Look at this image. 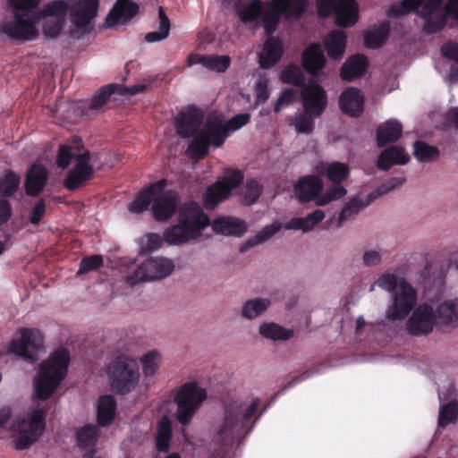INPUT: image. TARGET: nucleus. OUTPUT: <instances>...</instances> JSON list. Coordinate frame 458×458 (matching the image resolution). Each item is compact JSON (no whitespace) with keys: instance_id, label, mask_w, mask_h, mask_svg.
<instances>
[{"instance_id":"1","label":"nucleus","mask_w":458,"mask_h":458,"mask_svg":"<svg viewBox=\"0 0 458 458\" xmlns=\"http://www.w3.org/2000/svg\"><path fill=\"white\" fill-rule=\"evenodd\" d=\"M178 224L166 228L164 240L172 245H180L196 239L210 223L198 202L188 201L178 209Z\"/></svg>"},{"instance_id":"2","label":"nucleus","mask_w":458,"mask_h":458,"mask_svg":"<svg viewBox=\"0 0 458 458\" xmlns=\"http://www.w3.org/2000/svg\"><path fill=\"white\" fill-rule=\"evenodd\" d=\"M375 284L392 293L391 302L386 310L387 320L392 322L403 320L414 309L417 293L404 279H399L394 274L386 273Z\"/></svg>"},{"instance_id":"3","label":"nucleus","mask_w":458,"mask_h":458,"mask_svg":"<svg viewBox=\"0 0 458 458\" xmlns=\"http://www.w3.org/2000/svg\"><path fill=\"white\" fill-rule=\"evenodd\" d=\"M259 398H254L250 404L244 405L242 402L235 400L225 404L224 423L217 432L220 444L227 445L235 438L248 434L253 425L249 426L250 419L260 406Z\"/></svg>"},{"instance_id":"4","label":"nucleus","mask_w":458,"mask_h":458,"mask_svg":"<svg viewBox=\"0 0 458 458\" xmlns=\"http://www.w3.org/2000/svg\"><path fill=\"white\" fill-rule=\"evenodd\" d=\"M70 360L69 351L59 349L40 364L39 376L35 383L36 398L44 401L53 394L66 377Z\"/></svg>"},{"instance_id":"5","label":"nucleus","mask_w":458,"mask_h":458,"mask_svg":"<svg viewBox=\"0 0 458 458\" xmlns=\"http://www.w3.org/2000/svg\"><path fill=\"white\" fill-rule=\"evenodd\" d=\"M106 376L112 391L120 395H126L139 385L140 367L128 356L119 355L107 365Z\"/></svg>"},{"instance_id":"6","label":"nucleus","mask_w":458,"mask_h":458,"mask_svg":"<svg viewBox=\"0 0 458 458\" xmlns=\"http://www.w3.org/2000/svg\"><path fill=\"white\" fill-rule=\"evenodd\" d=\"M206 397V391L195 382L181 386L174 396L178 422L182 426L189 425Z\"/></svg>"},{"instance_id":"7","label":"nucleus","mask_w":458,"mask_h":458,"mask_svg":"<svg viewBox=\"0 0 458 458\" xmlns=\"http://www.w3.org/2000/svg\"><path fill=\"white\" fill-rule=\"evenodd\" d=\"M46 413L45 409H36L27 420H22L15 426L17 432L13 440L15 449H28L38 439L46 428Z\"/></svg>"},{"instance_id":"8","label":"nucleus","mask_w":458,"mask_h":458,"mask_svg":"<svg viewBox=\"0 0 458 458\" xmlns=\"http://www.w3.org/2000/svg\"><path fill=\"white\" fill-rule=\"evenodd\" d=\"M99 0H82L71 10V21L73 29L70 30V36L74 39H80L91 33L92 20L97 16Z\"/></svg>"},{"instance_id":"9","label":"nucleus","mask_w":458,"mask_h":458,"mask_svg":"<svg viewBox=\"0 0 458 458\" xmlns=\"http://www.w3.org/2000/svg\"><path fill=\"white\" fill-rule=\"evenodd\" d=\"M21 338L13 339L9 343L8 352L23 358L26 360L35 361L38 352L43 346V335L36 328H21Z\"/></svg>"},{"instance_id":"10","label":"nucleus","mask_w":458,"mask_h":458,"mask_svg":"<svg viewBox=\"0 0 458 458\" xmlns=\"http://www.w3.org/2000/svg\"><path fill=\"white\" fill-rule=\"evenodd\" d=\"M172 260L165 258H150L143 261L134 272L127 276V282L137 284L140 282L161 279L174 271Z\"/></svg>"},{"instance_id":"11","label":"nucleus","mask_w":458,"mask_h":458,"mask_svg":"<svg viewBox=\"0 0 458 458\" xmlns=\"http://www.w3.org/2000/svg\"><path fill=\"white\" fill-rule=\"evenodd\" d=\"M438 325L437 309L427 303L420 304L415 308L407 320L406 331L411 336L429 335Z\"/></svg>"},{"instance_id":"12","label":"nucleus","mask_w":458,"mask_h":458,"mask_svg":"<svg viewBox=\"0 0 458 458\" xmlns=\"http://www.w3.org/2000/svg\"><path fill=\"white\" fill-rule=\"evenodd\" d=\"M13 21H4L0 24L1 31L9 38L17 41H30L38 36L36 23L38 18L27 17L13 13Z\"/></svg>"},{"instance_id":"13","label":"nucleus","mask_w":458,"mask_h":458,"mask_svg":"<svg viewBox=\"0 0 458 458\" xmlns=\"http://www.w3.org/2000/svg\"><path fill=\"white\" fill-rule=\"evenodd\" d=\"M91 153L85 149L75 157V165L67 174L64 186L69 191H76L82 187L94 175V167L89 164Z\"/></svg>"},{"instance_id":"14","label":"nucleus","mask_w":458,"mask_h":458,"mask_svg":"<svg viewBox=\"0 0 458 458\" xmlns=\"http://www.w3.org/2000/svg\"><path fill=\"white\" fill-rule=\"evenodd\" d=\"M301 101L303 111L319 118L327 108V94L319 84L309 83L301 91Z\"/></svg>"},{"instance_id":"15","label":"nucleus","mask_w":458,"mask_h":458,"mask_svg":"<svg viewBox=\"0 0 458 458\" xmlns=\"http://www.w3.org/2000/svg\"><path fill=\"white\" fill-rule=\"evenodd\" d=\"M203 119L204 114L201 109L189 106L185 110L179 112L175 117L176 133L182 139L195 135L199 131Z\"/></svg>"},{"instance_id":"16","label":"nucleus","mask_w":458,"mask_h":458,"mask_svg":"<svg viewBox=\"0 0 458 458\" xmlns=\"http://www.w3.org/2000/svg\"><path fill=\"white\" fill-rule=\"evenodd\" d=\"M442 4V0H403L400 5L390 7L388 16L395 18L410 12H417L423 19H426L435 15V12L440 8Z\"/></svg>"},{"instance_id":"17","label":"nucleus","mask_w":458,"mask_h":458,"mask_svg":"<svg viewBox=\"0 0 458 458\" xmlns=\"http://www.w3.org/2000/svg\"><path fill=\"white\" fill-rule=\"evenodd\" d=\"M180 202L179 194L174 190L161 191L153 199L152 212L157 221H166L176 212Z\"/></svg>"},{"instance_id":"18","label":"nucleus","mask_w":458,"mask_h":458,"mask_svg":"<svg viewBox=\"0 0 458 458\" xmlns=\"http://www.w3.org/2000/svg\"><path fill=\"white\" fill-rule=\"evenodd\" d=\"M139 10V4L131 0H117L105 20V26L125 24L138 14Z\"/></svg>"},{"instance_id":"19","label":"nucleus","mask_w":458,"mask_h":458,"mask_svg":"<svg viewBox=\"0 0 458 458\" xmlns=\"http://www.w3.org/2000/svg\"><path fill=\"white\" fill-rule=\"evenodd\" d=\"M322 190L323 181L314 174L300 177L294 185V193L301 203L318 199Z\"/></svg>"},{"instance_id":"20","label":"nucleus","mask_w":458,"mask_h":458,"mask_svg":"<svg viewBox=\"0 0 458 458\" xmlns=\"http://www.w3.org/2000/svg\"><path fill=\"white\" fill-rule=\"evenodd\" d=\"M167 185L166 179L158 180L156 182L150 183L145 189L139 192L133 201L129 205V210L134 214H140L147 210L150 204Z\"/></svg>"},{"instance_id":"21","label":"nucleus","mask_w":458,"mask_h":458,"mask_svg":"<svg viewBox=\"0 0 458 458\" xmlns=\"http://www.w3.org/2000/svg\"><path fill=\"white\" fill-rule=\"evenodd\" d=\"M363 106L364 98L357 88L349 87L340 95V109L351 117H360L363 112Z\"/></svg>"},{"instance_id":"22","label":"nucleus","mask_w":458,"mask_h":458,"mask_svg":"<svg viewBox=\"0 0 458 458\" xmlns=\"http://www.w3.org/2000/svg\"><path fill=\"white\" fill-rule=\"evenodd\" d=\"M48 180L47 168L40 164L30 166L25 179V192L28 196L37 197L44 190Z\"/></svg>"},{"instance_id":"23","label":"nucleus","mask_w":458,"mask_h":458,"mask_svg":"<svg viewBox=\"0 0 458 458\" xmlns=\"http://www.w3.org/2000/svg\"><path fill=\"white\" fill-rule=\"evenodd\" d=\"M303 69L312 76H317L326 65V57L320 44H310L301 55Z\"/></svg>"},{"instance_id":"24","label":"nucleus","mask_w":458,"mask_h":458,"mask_svg":"<svg viewBox=\"0 0 458 458\" xmlns=\"http://www.w3.org/2000/svg\"><path fill=\"white\" fill-rule=\"evenodd\" d=\"M212 229L216 233L241 237L248 231L245 221L233 216H220L214 219Z\"/></svg>"},{"instance_id":"25","label":"nucleus","mask_w":458,"mask_h":458,"mask_svg":"<svg viewBox=\"0 0 458 458\" xmlns=\"http://www.w3.org/2000/svg\"><path fill=\"white\" fill-rule=\"evenodd\" d=\"M284 47L282 41L271 37L264 44L262 53L259 55V66L263 69H270L282 58Z\"/></svg>"},{"instance_id":"26","label":"nucleus","mask_w":458,"mask_h":458,"mask_svg":"<svg viewBox=\"0 0 458 458\" xmlns=\"http://www.w3.org/2000/svg\"><path fill=\"white\" fill-rule=\"evenodd\" d=\"M369 65L367 56L361 54L353 55L346 59L340 70V76L343 81H352L361 77Z\"/></svg>"},{"instance_id":"27","label":"nucleus","mask_w":458,"mask_h":458,"mask_svg":"<svg viewBox=\"0 0 458 458\" xmlns=\"http://www.w3.org/2000/svg\"><path fill=\"white\" fill-rule=\"evenodd\" d=\"M199 64L207 69L216 72H225L231 64V58L229 55H191L188 57V64Z\"/></svg>"},{"instance_id":"28","label":"nucleus","mask_w":458,"mask_h":458,"mask_svg":"<svg viewBox=\"0 0 458 458\" xmlns=\"http://www.w3.org/2000/svg\"><path fill=\"white\" fill-rule=\"evenodd\" d=\"M201 130L209 139L210 145L215 148L222 147L229 136L222 119L218 116H208Z\"/></svg>"},{"instance_id":"29","label":"nucleus","mask_w":458,"mask_h":458,"mask_svg":"<svg viewBox=\"0 0 458 458\" xmlns=\"http://www.w3.org/2000/svg\"><path fill=\"white\" fill-rule=\"evenodd\" d=\"M410 156L402 147L392 146L384 149L378 156L377 165L382 171H388L394 165H405Z\"/></svg>"},{"instance_id":"30","label":"nucleus","mask_w":458,"mask_h":458,"mask_svg":"<svg viewBox=\"0 0 458 458\" xmlns=\"http://www.w3.org/2000/svg\"><path fill=\"white\" fill-rule=\"evenodd\" d=\"M315 170L318 174L326 175L333 184H341L350 175L349 165L338 161L319 163Z\"/></svg>"},{"instance_id":"31","label":"nucleus","mask_w":458,"mask_h":458,"mask_svg":"<svg viewBox=\"0 0 458 458\" xmlns=\"http://www.w3.org/2000/svg\"><path fill=\"white\" fill-rule=\"evenodd\" d=\"M335 13V24L347 28L354 25L358 21V4L355 0H340Z\"/></svg>"},{"instance_id":"32","label":"nucleus","mask_w":458,"mask_h":458,"mask_svg":"<svg viewBox=\"0 0 458 458\" xmlns=\"http://www.w3.org/2000/svg\"><path fill=\"white\" fill-rule=\"evenodd\" d=\"M403 126L394 120L390 119L380 124L377 129V144L379 148L396 142L402 136Z\"/></svg>"},{"instance_id":"33","label":"nucleus","mask_w":458,"mask_h":458,"mask_svg":"<svg viewBox=\"0 0 458 458\" xmlns=\"http://www.w3.org/2000/svg\"><path fill=\"white\" fill-rule=\"evenodd\" d=\"M117 403L111 394L101 395L98 400L97 420L101 427L112 424L115 417Z\"/></svg>"},{"instance_id":"34","label":"nucleus","mask_w":458,"mask_h":458,"mask_svg":"<svg viewBox=\"0 0 458 458\" xmlns=\"http://www.w3.org/2000/svg\"><path fill=\"white\" fill-rule=\"evenodd\" d=\"M346 43L347 36L344 30L331 31L324 42L328 57L334 60L342 58L346 48Z\"/></svg>"},{"instance_id":"35","label":"nucleus","mask_w":458,"mask_h":458,"mask_svg":"<svg viewBox=\"0 0 458 458\" xmlns=\"http://www.w3.org/2000/svg\"><path fill=\"white\" fill-rule=\"evenodd\" d=\"M99 437V429L96 425L87 424L76 430V445L82 450H93Z\"/></svg>"},{"instance_id":"36","label":"nucleus","mask_w":458,"mask_h":458,"mask_svg":"<svg viewBox=\"0 0 458 458\" xmlns=\"http://www.w3.org/2000/svg\"><path fill=\"white\" fill-rule=\"evenodd\" d=\"M172 437V422L167 416H163L157 425L155 442L157 451L166 453L170 448Z\"/></svg>"},{"instance_id":"37","label":"nucleus","mask_w":458,"mask_h":458,"mask_svg":"<svg viewBox=\"0 0 458 458\" xmlns=\"http://www.w3.org/2000/svg\"><path fill=\"white\" fill-rule=\"evenodd\" d=\"M438 326L458 327V299L445 301L438 305Z\"/></svg>"},{"instance_id":"38","label":"nucleus","mask_w":458,"mask_h":458,"mask_svg":"<svg viewBox=\"0 0 458 458\" xmlns=\"http://www.w3.org/2000/svg\"><path fill=\"white\" fill-rule=\"evenodd\" d=\"M281 228L282 225L278 221L264 226L256 235L242 243L239 247V251L241 253H244L250 249L267 242L277 232H279Z\"/></svg>"},{"instance_id":"39","label":"nucleus","mask_w":458,"mask_h":458,"mask_svg":"<svg viewBox=\"0 0 458 458\" xmlns=\"http://www.w3.org/2000/svg\"><path fill=\"white\" fill-rule=\"evenodd\" d=\"M210 146L209 139L200 129L193 135V139L186 149V154L192 159L201 160L208 155Z\"/></svg>"},{"instance_id":"40","label":"nucleus","mask_w":458,"mask_h":458,"mask_svg":"<svg viewBox=\"0 0 458 458\" xmlns=\"http://www.w3.org/2000/svg\"><path fill=\"white\" fill-rule=\"evenodd\" d=\"M389 33V25L387 23L381 24L379 27L368 30L365 33L364 45L368 48H378L387 40Z\"/></svg>"},{"instance_id":"41","label":"nucleus","mask_w":458,"mask_h":458,"mask_svg":"<svg viewBox=\"0 0 458 458\" xmlns=\"http://www.w3.org/2000/svg\"><path fill=\"white\" fill-rule=\"evenodd\" d=\"M413 156L421 163L433 162L439 158L440 151L425 141L416 140L413 143Z\"/></svg>"},{"instance_id":"42","label":"nucleus","mask_w":458,"mask_h":458,"mask_svg":"<svg viewBox=\"0 0 458 458\" xmlns=\"http://www.w3.org/2000/svg\"><path fill=\"white\" fill-rule=\"evenodd\" d=\"M229 194L227 191H225L221 182H216L208 187L203 196V205L207 209H213L226 199Z\"/></svg>"},{"instance_id":"43","label":"nucleus","mask_w":458,"mask_h":458,"mask_svg":"<svg viewBox=\"0 0 458 458\" xmlns=\"http://www.w3.org/2000/svg\"><path fill=\"white\" fill-rule=\"evenodd\" d=\"M309 0H275L280 13L293 19H300L306 11Z\"/></svg>"},{"instance_id":"44","label":"nucleus","mask_w":458,"mask_h":458,"mask_svg":"<svg viewBox=\"0 0 458 458\" xmlns=\"http://www.w3.org/2000/svg\"><path fill=\"white\" fill-rule=\"evenodd\" d=\"M370 199L369 198L368 202H363L359 198H353L342 208L339 216L338 221L336 223V227H341L344 223L346 221L353 218L357 214H359L360 211H361L363 208H365L370 202Z\"/></svg>"},{"instance_id":"45","label":"nucleus","mask_w":458,"mask_h":458,"mask_svg":"<svg viewBox=\"0 0 458 458\" xmlns=\"http://www.w3.org/2000/svg\"><path fill=\"white\" fill-rule=\"evenodd\" d=\"M259 334L267 339L285 341L293 335V331L276 323H264L259 327Z\"/></svg>"},{"instance_id":"46","label":"nucleus","mask_w":458,"mask_h":458,"mask_svg":"<svg viewBox=\"0 0 458 458\" xmlns=\"http://www.w3.org/2000/svg\"><path fill=\"white\" fill-rule=\"evenodd\" d=\"M119 84L111 83L101 87L91 98L89 107L90 110H99L105 104L107 103L110 97L117 94Z\"/></svg>"},{"instance_id":"47","label":"nucleus","mask_w":458,"mask_h":458,"mask_svg":"<svg viewBox=\"0 0 458 458\" xmlns=\"http://www.w3.org/2000/svg\"><path fill=\"white\" fill-rule=\"evenodd\" d=\"M270 301L267 299L255 298L247 301L242 309V316L248 319H252L262 314L269 306Z\"/></svg>"},{"instance_id":"48","label":"nucleus","mask_w":458,"mask_h":458,"mask_svg":"<svg viewBox=\"0 0 458 458\" xmlns=\"http://www.w3.org/2000/svg\"><path fill=\"white\" fill-rule=\"evenodd\" d=\"M318 117L313 116V114L303 111L301 114L295 115L293 125L295 128V131L299 134L310 135L313 132L315 128V119Z\"/></svg>"},{"instance_id":"49","label":"nucleus","mask_w":458,"mask_h":458,"mask_svg":"<svg viewBox=\"0 0 458 458\" xmlns=\"http://www.w3.org/2000/svg\"><path fill=\"white\" fill-rule=\"evenodd\" d=\"M458 418V402L454 399L440 406L438 426L445 427L454 423Z\"/></svg>"},{"instance_id":"50","label":"nucleus","mask_w":458,"mask_h":458,"mask_svg":"<svg viewBox=\"0 0 458 458\" xmlns=\"http://www.w3.org/2000/svg\"><path fill=\"white\" fill-rule=\"evenodd\" d=\"M140 360L144 376L146 377H153L159 369L161 355L157 350H152L141 356Z\"/></svg>"},{"instance_id":"51","label":"nucleus","mask_w":458,"mask_h":458,"mask_svg":"<svg viewBox=\"0 0 458 458\" xmlns=\"http://www.w3.org/2000/svg\"><path fill=\"white\" fill-rule=\"evenodd\" d=\"M280 80L284 83L293 84L297 87L305 86V78L301 69L295 64H290L280 73Z\"/></svg>"},{"instance_id":"52","label":"nucleus","mask_w":458,"mask_h":458,"mask_svg":"<svg viewBox=\"0 0 458 458\" xmlns=\"http://www.w3.org/2000/svg\"><path fill=\"white\" fill-rule=\"evenodd\" d=\"M10 5L13 7V13H19L21 15L38 18L36 13V7L38 4L39 0H8Z\"/></svg>"},{"instance_id":"53","label":"nucleus","mask_w":458,"mask_h":458,"mask_svg":"<svg viewBox=\"0 0 458 458\" xmlns=\"http://www.w3.org/2000/svg\"><path fill=\"white\" fill-rule=\"evenodd\" d=\"M65 21L64 18L47 17L43 22V34L49 38H55L64 29Z\"/></svg>"},{"instance_id":"54","label":"nucleus","mask_w":458,"mask_h":458,"mask_svg":"<svg viewBox=\"0 0 458 458\" xmlns=\"http://www.w3.org/2000/svg\"><path fill=\"white\" fill-rule=\"evenodd\" d=\"M347 193V190L341 184H334L329 187L327 191L317 199L318 206H325L331 201L337 200Z\"/></svg>"},{"instance_id":"55","label":"nucleus","mask_w":458,"mask_h":458,"mask_svg":"<svg viewBox=\"0 0 458 458\" xmlns=\"http://www.w3.org/2000/svg\"><path fill=\"white\" fill-rule=\"evenodd\" d=\"M406 179L404 176L401 177H392L386 182L380 184L374 191L369 193L368 198L370 199V200H374L377 198H378L381 195L386 194L389 191L394 190L396 187L403 184L405 182Z\"/></svg>"},{"instance_id":"56","label":"nucleus","mask_w":458,"mask_h":458,"mask_svg":"<svg viewBox=\"0 0 458 458\" xmlns=\"http://www.w3.org/2000/svg\"><path fill=\"white\" fill-rule=\"evenodd\" d=\"M20 184V178L13 171H7L4 178L0 182V191L5 197L13 195Z\"/></svg>"},{"instance_id":"57","label":"nucleus","mask_w":458,"mask_h":458,"mask_svg":"<svg viewBox=\"0 0 458 458\" xmlns=\"http://www.w3.org/2000/svg\"><path fill=\"white\" fill-rule=\"evenodd\" d=\"M261 0H251L250 3L241 12L240 18L243 22L256 21L261 14Z\"/></svg>"},{"instance_id":"58","label":"nucleus","mask_w":458,"mask_h":458,"mask_svg":"<svg viewBox=\"0 0 458 458\" xmlns=\"http://www.w3.org/2000/svg\"><path fill=\"white\" fill-rule=\"evenodd\" d=\"M103 264V257L99 254L85 257L81 260L77 275H84L90 271L96 270L102 267Z\"/></svg>"},{"instance_id":"59","label":"nucleus","mask_w":458,"mask_h":458,"mask_svg":"<svg viewBox=\"0 0 458 458\" xmlns=\"http://www.w3.org/2000/svg\"><path fill=\"white\" fill-rule=\"evenodd\" d=\"M68 11L67 4L63 0H55L47 4L44 9V13L52 18H64L65 21Z\"/></svg>"},{"instance_id":"60","label":"nucleus","mask_w":458,"mask_h":458,"mask_svg":"<svg viewBox=\"0 0 458 458\" xmlns=\"http://www.w3.org/2000/svg\"><path fill=\"white\" fill-rule=\"evenodd\" d=\"M244 175L240 170H232L224 177L223 180L217 181L221 182L225 191L230 193L232 190L240 186L243 181Z\"/></svg>"},{"instance_id":"61","label":"nucleus","mask_w":458,"mask_h":458,"mask_svg":"<svg viewBox=\"0 0 458 458\" xmlns=\"http://www.w3.org/2000/svg\"><path fill=\"white\" fill-rule=\"evenodd\" d=\"M78 154L72 152V148L66 144L60 145L56 156V165L61 169L67 168L72 160L74 159Z\"/></svg>"},{"instance_id":"62","label":"nucleus","mask_w":458,"mask_h":458,"mask_svg":"<svg viewBox=\"0 0 458 458\" xmlns=\"http://www.w3.org/2000/svg\"><path fill=\"white\" fill-rule=\"evenodd\" d=\"M425 20L424 30L428 34H433L442 30L447 22L446 17L442 13L429 16Z\"/></svg>"},{"instance_id":"63","label":"nucleus","mask_w":458,"mask_h":458,"mask_svg":"<svg viewBox=\"0 0 458 458\" xmlns=\"http://www.w3.org/2000/svg\"><path fill=\"white\" fill-rule=\"evenodd\" d=\"M297 97V91L293 88H288L284 89L278 98L276 99L275 106H274V111L275 113H279L283 108L290 106L292 103L294 102Z\"/></svg>"},{"instance_id":"64","label":"nucleus","mask_w":458,"mask_h":458,"mask_svg":"<svg viewBox=\"0 0 458 458\" xmlns=\"http://www.w3.org/2000/svg\"><path fill=\"white\" fill-rule=\"evenodd\" d=\"M250 121V114L248 113H242L233 116L226 123H224V124L225 126V130H227L228 133L230 134L231 132L242 128L244 125L249 123Z\"/></svg>"}]
</instances>
